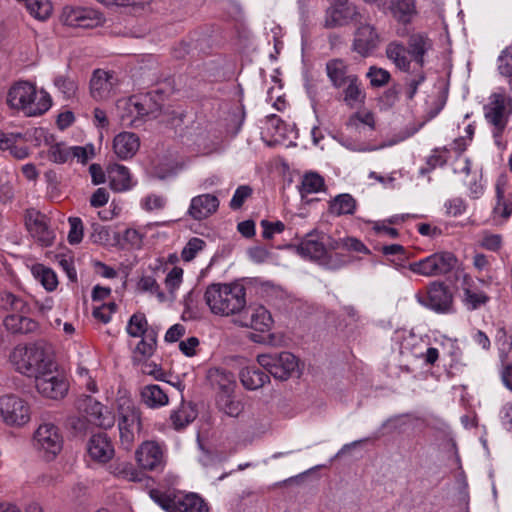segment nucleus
Wrapping results in <instances>:
<instances>
[{"instance_id": "obj_1", "label": "nucleus", "mask_w": 512, "mask_h": 512, "mask_svg": "<svg viewBox=\"0 0 512 512\" xmlns=\"http://www.w3.org/2000/svg\"><path fill=\"white\" fill-rule=\"evenodd\" d=\"M16 370L28 377L40 376L56 369L51 348L43 341L26 346H17L10 354Z\"/></svg>"}, {"instance_id": "obj_2", "label": "nucleus", "mask_w": 512, "mask_h": 512, "mask_svg": "<svg viewBox=\"0 0 512 512\" xmlns=\"http://www.w3.org/2000/svg\"><path fill=\"white\" fill-rule=\"evenodd\" d=\"M204 299L213 314L234 315L246 306V288L240 283H213L206 288Z\"/></svg>"}, {"instance_id": "obj_3", "label": "nucleus", "mask_w": 512, "mask_h": 512, "mask_svg": "<svg viewBox=\"0 0 512 512\" xmlns=\"http://www.w3.org/2000/svg\"><path fill=\"white\" fill-rule=\"evenodd\" d=\"M6 103L11 109L22 110L31 117L46 113L52 105V99L44 90L38 94L34 84L18 81L9 88Z\"/></svg>"}, {"instance_id": "obj_4", "label": "nucleus", "mask_w": 512, "mask_h": 512, "mask_svg": "<svg viewBox=\"0 0 512 512\" xmlns=\"http://www.w3.org/2000/svg\"><path fill=\"white\" fill-rule=\"evenodd\" d=\"M32 446L44 460H54L63 448L59 428L50 422L40 424L33 434Z\"/></svg>"}, {"instance_id": "obj_5", "label": "nucleus", "mask_w": 512, "mask_h": 512, "mask_svg": "<svg viewBox=\"0 0 512 512\" xmlns=\"http://www.w3.org/2000/svg\"><path fill=\"white\" fill-rule=\"evenodd\" d=\"M363 20V14L359 7L349 0H329V6L325 10L323 27L335 29L350 24H357Z\"/></svg>"}, {"instance_id": "obj_6", "label": "nucleus", "mask_w": 512, "mask_h": 512, "mask_svg": "<svg viewBox=\"0 0 512 512\" xmlns=\"http://www.w3.org/2000/svg\"><path fill=\"white\" fill-rule=\"evenodd\" d=\"M416 299L421 305L436 313L449 314L455 311L453 294L443 282H432L425 294H416Z\"/></svg>"}, {"instance_id": "obj_7", "label": "nucleus", "mask_w": 512, "mask_h": 512, "mask_svg": "<svg viewBox=\"0 0 512 512\" xmlns=\"http://www.w3.org/2000/svg\"><path fill=\"white\" fill-rule=\"evenodd\" d=\"M257 362L268 375L281 381L287 380L298 367L297 358L288 351L279 354H261L257 357Z\"/></svg>"}, {"instance_id": "obj_8", "label": "nucleus", "mask_w": 512, "mask_h": 512, "mask_svg": "<svg viewBox=\"0 0 512 512\" xmlns=\"http://www.w3.org/2000/svg\"><path fill=\"white\" fill-rule=\"evenodd\" d=\"M0 416L10 426H22L30 420V408L20 397L7 394L0 397Z\"/></svg>"}, {"instance_id": "obj_9", "label": "nucleus", "mask_w": 512, "mask_h": 512, "mask_svg": "<svg viewBox=\"0 0 512 512\" xmlns=\"http://www.w3.org/2000/svg\"><path fill=\"white\" fill-rule=\"evenodd\" d=\"M505 109V96L501 93H493L489 103L484 106L485 119L493 126V137L498 145L508 123Z\"/></svg>"}, {"instance_id": "obj_10", "label": "nucleus", "mask_w": 512, "mask_h": 512, "mask_svg": "<svg viewBox=\"0 0 512 512\" xmlns=\"http://www.w3.org/2000/svg\"><path fill=\"white\" fill-rule=\"evenodd\" d=\"M484 287H488L486 281L464 276L462 282V303L468 311L478 310L490 301V297L484 290Z\"/></svg>"}, {"instance_id": "obj_11", "label": "nucleus", "mask_w": 512, "mask_h": 512, "mask_svg": "<svg viewBox=\"0 0 512 512\" xmlns=\"http://www.w3.org/2000/svg\"><path fill=\"white\" fill-rule=\"evenodd\" d=\"M78 408L86 413L88 422L100 428L108 429L115 423L113 413L91 396L80 399Z\"/></svg>"}, {"instance_id": "obj_12", "label": "nucleus", "mask_w": 512, "mask_h": 512, "mask_svg": "<svg viewBox=\"0 0 512 512\" xmlns=\"http://www.w3.org/2000/svg\"><path fill=\"white\" fill-rule=\"evenodd\" d=\"M25 224L32 235L42 246L49 247L55 240V232L49 225L45 214L36 210H29L25 217Z\"/></svg>"}, {"instance_id": "obj_13", "label": "nucleus", "mask_w": 512, "mask_h": 512, "mask_svg": "<svg viewBox=\"0 0 512 512\" xmlns=\"http://www.w3.org/2000/svg\"><path fill=\"white\" fill-rule=\"evenodd\" d=\"M352 50L363 57L369 56L380 43V36L375 26L364 23L362 20L356 24Z\"/></svg>"}, {"instance_id": "obj_14", "label": "nucleus", "mask_w": 512, "mask_h": 512, "mask_svg": "<svg viewBox=\"0 0 512 512\" xmlns=\"http://www.w3.org/2000/svg\"><path fill=\"white\" fill-rule=\"evenodd\" d=\"M35 387L41 395L50 399H61L68 391V383L62 376L55 375L54 370L36 376Z\"/></svg>"}, {"instance_id": "obj_15", "label": "nucleus", "mask_w": 512, "mask_h": 512, "mask_svg": "<svg viewBox=\"0 0 512 512\" xmlns=\"http://www.w3.org/2000/svg\"><path fill=\"white\" fill-rule=\"evenodd\" d=\"M117 79L113 72L96 69L90 79V95L96 101L107 100L115 93Z\"/></svg>"}, {"instance_id": "obj_16", "label": "nucleus", "mask_w": 512, "mask_h": 512, "mask_svg": "<svg viewBox=\"0 0 512 512\" xmlns=\"http://www.w3.org/2000/svg\"><path fill=\"white\" fill-rule=\"evenodd\" d=\"M162 93V90L155 88L141 97H130L126 102L127 110L131 114L136 113L137 117L154 114L161 109Z\"/></svg>"}, {"instance_id": "obj_17", "label": "nucleus", "mask_w": 512, "mask_h": 512, "mask_svg": "<svg viewBox=\"0 0 512 512\" xmlns=\"http://www.w3.org/2000/svg\"><path fill=\"white\" fill-rule=\"evenodd\" d=\"M136 459L143 469L157 471L163 468V452L156 442H144L136 451Z\"/></svg>"}, {"instance_id": "obj_18", "label": "nucleus", "mask_w": 512, "mask_h": 512, "mask_svg": "<svg viewBox=\"0 0 512 512\" xmlns=\"http://www.w3.org/2000/svg\"><path fill=\"white\" fill-rule=\"evenodd\" d=\"M220 201L213 194H201L191 199L187 215L196 221L207 219L219 208Z\"/></svg>"}, {"instance_id": "obj_19", "label": "nucleus", "mask_w": 512, "mask_h": 512, "mask_svg": "<svg viewBox=\"0 0 512 512\" xmlns=\"http://www.w3.org/2000/svg\"><path fill=\"white\" fill-rule=\"evenodd\" d=\"M296 251L301 257L320 264L326 255L325 242L321 238V233L314 231L306 234L296 247Z\"/></svg>"}, {"instance_id": "obj_20", "label": "nucleus", "mask_w": 512, "mask_h": 512, "mask_svg": "<svg viewBox=\"0 0 512 512\" xmlns=\"http://www.w3.org/2000/svg\"><path fill=\"white\" fill-rule=\"evenodd\" d=\"M325 70L329 81L336 89L345 87L346 83L356 76V74L350 73L349 66L341 58L327 61Z\"/></svg>"}, {"instance_id": "obj_21", "label": "nucleus", "mask_w": 512, "mask_h": 512, "mask_svg": "<svg viewBox=\"0 0 512 512\" xmlns=\"http://www.w3.org/2000/svg\"><path fill=\"white\" fill-rule=\"evenodd\" d=\"M496 205L493 208L495 217L499 216L507 220L512 215V187L506 181L499 178L495 186Z\"/></svg>"}, {"instance_id": "obj_22", "label": "nucleus", "mask_w": 512, "mask_h": 512, "mask_svg": "<svg viewBox=\"0 0 512 512\" xmlns=\"http://www.w3.org/2000/svg\"><path fill=\"white\" fill-rule=\"evenodd\" d=\"M247 315L241 320V325L250 327L259 332H268L273 325L270 312L263 306H257L246 312Z\"/></svg>"}, {"instance_id": "obj_23", "label": "nucleus", "mask_w": 512, "mask_h": 512, "mask_svg": "<svg viewBox=\"0 0 512 512\" xmlns=\"http://www.w3.org/2000/svg\"><path fill=\"white\" fill-rule=\"evenodd\" d=\"M88 452L94 460L106 463L113 457L114 448L107 434L98 433L90 438Z\"/></svg>"}, {"instance_id": "obj_24", "label": "nucleus", "mask_w": 512, "mask_h": 512, "mask_svg": "<svg viewBox=\"0 0 512 512\" xmlns=\"http://www.w3.org/2000/svg\"><path fill=\"white\" fill-rule=\"evenodd\" d=\"M140 146L139 138L132 132H122L113 141V149L117 157L126 160L132 158Z\"/></svg>"}, {"instance_id": "obj_25", "label": "nucleus", "mask_w": 512, "mask_h": 512, "mask_svg": "<svg viewBox=\"0 0 512 512\" xmlns=\"http://www.w3.org/2000/svg\"><path fill=\"white\" fill-rule=\"evenodd\" d=\"M239 377L243 386L248 390L259 389L270 379L266 371L255 365L241 369Z\"/></svg>"}, {"instance_id": "obj_26", "label": "nucleus", "mask_w": 512, "mask_h": 512, "mask_svg": "<svg viewBox=\"0 0 512 512\" xmlns=\"http://www.w3.org/2000/svg\"><path fill=\"white\" fill-rule=\"evenodd\" d=\"M110 187L117 192L132 188L131 175L127 167L120 164L111 165L108 169Z\"/></svg>"}, {"instance_id": "obj_27", "label": "nucleus", "mask_w": 512, "mask_h": 512, "mask_svg": "<svg viewBox=\"0 0 512 512\" xmlns=\"http://www.w3.org/2000/svg\"><path fill=\"white\" fill-rule=\"evenodd\" d=\"M386 11H390L392 16L402 24L411 22L416 13L414 0H388Z\"/></svg>"}, {"instance_id": "obj_28", "label": "nucleus", "mask_w": 512, "mask_h": 512, "mask_svg": "<svg viewBox=\"0 0 512 512\" xmlns=\"http://www.w3.org/2000/svg\"><path fill=\"white\" fill-rule=\"evenodd\" d=\"M430 39L421 33L412 34L408 39V53L414 61L420 66H424V56L431 48Z\"/></svg>"}, {"instance_id": "obj_29", "label": "nucleus", "mask_w": 512, "mask_h": 512, "mask_svg": "<svg viewBox=\"0 0 512 512\" xmlns=\"http://www.w3.org/2000/svg\"><path fill=\"white\" fill-rule=\"evenodd\" d=\"M210 384L219 390V393H233L235 387L234 375L221 368H212L208 371Z\"/></svg>"}, {"instance_id": "obj_30", "label": "nucleus", "mask_w": 512, "mask_h": 512, "mask_svg": "<svg viewBox=\"0 0 512 512\" xmlns=\"http://www.w3.org/2000/svg\"><path fill=\"white\" fill-rule=\"evenodd\" d=\"M4 326L12 333L28 334L38 329V323L26 316L12 314L4 319Z\"/></svg>"}, {"instance_id": "obj_31", "label": "nucleus", "mask_w": 512, "mask_h": 512, "mask_svg": "<svg viewBox=\"0 0 512 512\" xmlns=\"http://www.w3.org/2000/svg\"><path fill=\"white\" fill-rule=\"evenodd\" d=\"M65 24L70 26L94 27L101 22V17L91 18L89 12L81 9L66 7L64 9Z\"/></svg>"}, {"instance_id": "obj_32", "label": "nucleus", "mask_w": 512, "mask_h": 512, "mask_svg": "<svg viewBox=\"0 0 512 512\" xmlns=\"http://www.w3.org/2000/svg\"><path fill=\"white\" fill-rule=\"evenodd\" d=\"M357 207L354 197L348 193L335 196L329 203V212L336 216L353 215Z\"/></svg>"}, {"instance_id": "obj_33", "label": "nucleus", "mask_w": 512, "mask_h": 512, "mask_svg": "<svg viewBox=\"0 0 512 512\" xmlns=\"http://www.w3.org/2000/svg\"><path fill=\"white\" fill-rule=\"evenodd\" d=\"M216 405L219 411L229 417H238L244 409L242 401L236 399L232 393H218Z\"/></svg>"}, {"instance_id": "obj_34", "label": "nucleus", "mask_w": 512, "mask_h": 512, "mask_svg": "<svg viewBox=\"0 0 512 512\" xmlns=\"http://www.w3.org/2000/svg\"><path fill=\"white\" fill-rule=\"evenodd\" d=\"M141 399L149 408H158L168 403L167 394L159 385H146L141 390Z\"/></svg>"}, {"instance_id": "obj_35", "label": "nucleus", "mask_w": 512, "mask_h": 512, "mask_svg": "<svg viewBox=\"0 0 512 512\" xmlns=\"http://www.w3.org/2000/svg\"><path fill=\"white\" fill-rule=\"evenodd\" d=\"M408 50L405 46L397 41L389 43L386 47V55L397 68L402 71H408L410 68V60L407 57Z\"/></svg>"}, {"instance_id": "obj_36", "label": "nucleus", "mask_w": 512, "mask_h": 512, "mask_svg": "<svg viewBox=\"0 0 512 512\" xmlns=\"http://www.w3.org/2000/svg\"><path fill=\"white\" fill-rule=\"evenodd\" d=\"M124 426L129 430H139L141 427V413L138 408L132 404L120 406V417L118 428Z\"/></svg>"}, {"instance_id": "obj_37", "label": "nucleus", "mask_w": 512, "mask_h": 512, "mask_svg": "<svg viewBox=\"0 0 512 512\" xmlns=\"http://www.w3.org/2000/svg\"><path fill=\"white\" fill-rule=\"evenodd\" d=\"M177 512H209L204 500L196 494H187L178 497Z\"/></svg>"}, {"instance_id": "obj_38", "label": "nucleus", "mask_w": 512, "mask_h": 512, "mask_svg": "<svg viewBox=\"0 0 512 512\" xmlns=\"http://www.w3.org/2000/svg\"><path fill=\"white\" fill-rule=\"evenodd\" d=\"M31 272L47 291H53L57 288V275L51 268L42 264H35L32 266Z\"/></svg>"}, {"instance_id": "obj_39", "label": "nucleus", "mask_w": 512, "mask_h": 512, "mask_svg": "<svg viewBox=\"0 0 512 512\" xmlns=\"http://www.w3.org/2000/svg\"><path fill=\"white\" fill-rule=\"evenodd\" d=\"M437 276L451 272L457 265V258L451 252L443 251L431 254Z\"/></svg>"}, {"instance_id": "obj_40", "label": "nucleus", "mask_w": 512, "mask_h": 512, "mask_svg": "<svg viewBox=\"0 0 512 512\" xmlns=\"http://www.w3.org/2000/svg\"><path fill=\"white\" fill-rule=\"evenodd\" d=\"M196 416V411L191 406L182 405L180 409L171 413L170 420L174 428L180 430L194 421Z\"/></svg>"}, {"instance_id": "obj_41", "label": "nucleus", "mask_w": 512, "mask_h": 512, "mask_svg": "<svg viewBox=\"0 0 512 512\" xmlns=\"http://www.w3.org/2000/svg\"><path fill=\"white\" fill-rule=\"evenodd\" d=\"M148 326L146 316L143 313H135L127 323L126 332L134 338L142 337Z\"/></svg>"}, {"instance_id": "obj_42", "label": "nucleus", "mask_w": 512, "mask_h": 512, "mask_svg": "<svg viewBox=\"0 0 512 512\" xmlns=\"http://www.w3.org/2000/svg\"><path fill=\"white\" fill-rule=\"evenodd\" d=\"M344 88V102L353 107L356 102L362 101L364 95H362V91L360 88V83L358 76L353 77L348 83H346Z\"/></svg>"}, {"instance_id": "obj_43", "label": "nucleus", "mask_w": 512, "mask_h": 512, "mask_svg": "<svg viewBox=\"0 0 512 512\" xmlns=\"http://www.w3.org/2000/svg\"><path fill=\"white\" fill-rule=\"evenodd\" d=\"M324 186V179L317 173L310 172L304 175L301 183V195L318 193Z\"/></svg>"}, {"instance_id": "obj_44", "label": "nucleus", "mask_w": 512, "mask_h": 512, "mask_svg": "<svg viewBox=\"0 0 512 512\" xmlns=\"http://www.w3.org/2000/svg\"><path fill=\"white\" fill-rule=\"evenodd\" d=\"M26 5L30 14L40 20L47 19L52 12L49 0H28Z\"/></svg>"}, {"instance_id": "obj_45", "label": "nucleus", "mask_w": 512, "mask_h": 512, "mask_svg": "<svg viewBox=\"0 0 512 512\" xmlns=\"http://www.w3.org/2000/svg\"><path fill=\"white\" fill-rule=\"evenodd\" d=\"M54 85L67 99L74 97L78 89L76 81L66 75H57L54 78Z\"/></svg>"}, {"instance_id": "obj_46", "label": "nucleus", "mask_w": 512, "mask_h": 512, "mask_svg": "<svg viewBox=\"0 0 512 512\" xmlns=\"http://www.w3.org/2000/svg\"><path fill=\"white\" fill-rule=\"evenodd\" d=\"M408 269L413 273L423 275L426 277L437 276L431 255L419 261L410 263L408 265Z\"/></svg>"}, {"instance_id": "obj_47", "label": "nucleus", "mask_w": 512, "mask_h": 512, "mask_svg": "<svg viewBox=\"0 0 512 512\" xmlns=\"http://www.w3.org/2000/svg\"><path fill=\"white\" fill-rule=\"evenodd\" d=\"M48 158L57 164H64L71 159L70 147L64 143H54L48 150Z\"/></svg>"}, {"instance_id": "obj_48", "label": "nucleus", "mask_w": 512, "mask_h": 512, "mask_svg": "<svg viewBox=\"0 0 512 512\" xmlns=\"http://www.w3.org/2000/svg\"><path fill=\"white\" fill-rule=\"evenodd\" d=\"M150 497L165 511L177 512V502L179 496L171 497L170 495L161 493L158 490H151Z\"/></svg>"}, {"instance_id": "obj_49", "label": "nucleus", "mask_w": 512, "mask_h": 512, "mask_svg": "<svg viewBox=\"0 0 512 512\" xmlns=\"http://www.w3.org/2000/svg\"><path fill=\"white\" fill-rule=\"evenodd\" d=\"M349 263L348 256L338 252L326 253L320 265L330 270H338Z\"/></svg>"}, {"instance_id": "obj_50", "label": "nucleus", "mask_w": 512, "mask_h": 512, "mask_svg": "<svg viewBox=\"0 0 512 512\" xmlns=\"http://www.w3.org/2000/svg\"><path fill=\"white\" fill-rule=\"evenodd\" d=\"M366 76L369 78L371 86L377 88L385 86L391 79V75L387 70L376 66H371Z\"/></svg>"}, {"instance_id": "obj_51", "label": "nucleus", "mask_w": 512, "mask_h": 512, "mask_svg": "<svg viewBox=\"0 0 512 512\" xmlns=\"http://www.w3.org/2000/svg\"><path fill=\"white\" fill-rule=\"evenodd\" d=\"M138 288L143 292H150L156 294L157 298L163 302L165 294L160 290L159 284L152 276H143L138 282Z\"/></svg>"}, {"instance_id": "obj_52", "label": "nucleus", "mask_w": 512, "mask_h": 512, "mask_svg": "<svg viewBox=\"0 0 512 512\" xmlns=\"http://www.w3.org/2000/svg\"><path fill=\"white\" fill-rule=\"evenodd\" d=\"M2 302L6 308H10L20 313L29 312L28 304L21 298L13 293L5 292L2 296Z\"/></svg>"}, {"instance_id": "obj_53", "label": "nucleus", "mask_w": 512, "mask_h": 512, "mask_svg": "<svg viewBox=\"0 0 512 512\" xmlns=\"http://www.w3.org/2000/svg\"><path fill=\"white\" fill-rule=\"evenodd\" d=\"M155 349L156 347L154 345L142 338L133 351V361L140 363L148 359L154 354Z\"/></svg>"}, {"instance_id": "obj_54", "label": "nucleus", "mask_w": 512, "mask_h": 512, "mask_svg": "<svg viewBox=\"0 0 512 512\" xmlns=\"http://www.w3.org/2000/svg\"><path fill=\"white\" fill-rule=\"evenodd\" d=\"M204 246L205 242L202 239L197 237L191 238L181 252L182 259L186 262L193 260Z\"/></svg>"}, {"instance_id": "obj_55", "label": "nucleus", "mask_w": 512, "mask_h": 512, "mask_svg": "<svg viewBox=\"0 0 512 512\" xmlns=\"http://www.w3.org/2000/svg\"><path fill=\"white\" fill-rule=\"evenodd\" d=\"M70 231L68 233V242L71 245L79 244L83 238V223L78 217H70L68 219Z\"/></svg>"}, {"instance_id": "obj_56", "label": "nucleus", "mask_w": 512, "mask_h": 512, "mask_svg": "<svg viewBox=\"0 0 512 512\" xmlns=\"http://www.w3.org/2000/svg\"><path fill=\"white\" fill-rule=\"evenodd\" d=\"M90 239L95 244L106 245L110 243V229L99 223H93Z\"/></svg>"}, {"instance_id": "obj_57", "label": "nucleus", "mask_w": 512, "mask_h": 512, "mask_svg": "<svg viewBox=\"0 0 512 512\" xmlns=\"http://www.w3.org/2000/svg\"><path fill=\"white\" fill-rule=\"evenodd\" d=\"M252 194V188L248 185H241L239 186L230 200L229 206L232 210H238L240 209L246 199L250 197Z\"/></svg>"}, {"instance_id": "obj_58", "label": "nucleus", "mask_w": 512, "mask_h": 512, "mask_svg": "<svg viewBox=\"0 0 512 512\" xmlns=\"http://www.w3.org/2000/svg\"><path fill=\"white\" fill-rule=\"evenodd\" d=\"M498 70L505 77L512 76V47L504 49L499 55Z\"/></svg>"}, {"instance_id": "obj_59", "label": "nucleus", "mask_w": 512, "mask_h": 512, "mask_svg": "<svg viewBox=\"0 0 512 512\" xmlns=\"http://www.w3.org/2000/svg\"><path fill=\"white\" fill-rule=\"evenodd\" d=\"M117 475L132 482L142 481V474L131 464L122 463L117 467Z\"/></svg>"}, {"instance_id": "obj_60", "label": "nucleus", "mask_w": 512, "mask_h": 512, "mask_svg": "<svg viewBox=\"0 0 512 512\" xmlns=\"http://www.w3.org/2000/svg\"><path fill=\"white\" fill-rule=\"evenodd\" d=\"M260 224L263 228L262 236L264 239H272L274 234L282 233L285 229V225L281 221L270 222L262 220Z\"/></svg>"}, {"instance_id": "obj_61", "label": "nucleus", "mask_w": 512, "mask_h": 512, "mask_svg": "<svg viewBox=\"0 0 512 512\" xmlns=\"http://www.w3.org/2000/svg\"><path fill=\"white\" fill-rule=\"evenodd\" d=\"M183 270L179 267H174L166 276L165 284L170 293H173L181 284Z\"/></svg>"}, {"instance_id": "obj_62", "label": "nucleus", "mask_w": 512, "mask_h": 512, "mask_svg": "<svg viewBox=\"0 0 512 512\" xmlns=\"http://www.w3.org/2000/svg\"><path fill=\"white\" fill-rule=\"evenodd\" d=\"M88 147H82V146H73L70 147L71 151V159L76 158L78 162L82 164H86L90 158L94 155V148L92 145H89V151L87 149Z\"/></svg>"}, {"instance_id": "obj_63", "label": "nucleus", "mask_w": 512, "mask_h": 512, "mask_svg": "<svg viewBox=\"0 0 512 512\" xmlns=\"http://www.w3.org/2000/svg\"><path fill=\"white\" fill-rule=\"evenodd\" d=\"M166 205V198L161 195L151 194L145 197L143 207L147 211L160 210Z\"/></svg>"}, {"instance_id": "obj_64", "label": "nucleus", "mask_w": 512, "mask_h": 512, "mask_svg": "<svg viewBox=\"0 0 512 512\" xmlns=\"http://www.w3.org/2000/svg\"><path fill=\"white\" fill-rule=\"evenodd\" d=\"M496 342L499 345V349L503 352H507L512 349V336L507 334L504 327L497 329Z\"/></svg>"}]
</instances>
